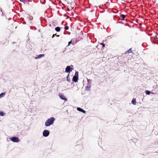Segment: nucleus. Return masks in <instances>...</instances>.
<instances>
[{
  "mask_svg": "<svg viewBox=\"0 0 158 158\" xmlns=\"http://www.w3.org/2000/svg\"><path fill=\"white\" fill-rule=\"evenodd\" d=\"M11 140L14 142H18L19 141V139L18 137H13L11 138Z\"/></svg>",
  "mask_w": 158,
  "mask_h": 158,
  "instance_id": "nucleus-3",
  "label": "nucleus"
},
{
  "mask_svg": "<svg viewBox=\"0 0 158 158\" xmlns=\"http://www.w3.org/2000/svg\"><path fill=\"white\" fill-rule=\"evenodd\" d=\"M100 44H101V45H102V46L103 48L105 47V44H103V43H100Z\"/></svg>",
  "mask_w": 158,
  "mask_h": 158,
  "instance_id": "nucleus-18",
  "label": "nucleus"
},
{
  "mask_svg": "<svg viewBox=\"0 0 158 158\" xmlns=\"http://www.w3.org/2000/svg\"><path fill=\"white\" fill-rule=\"evenodd\" d=\"M55 35H56V34H53V35H52V38H54V37H55Z\"/></svg>",
  "mask_w": 158,
  "mask_h": 158,
  "instance_id": "nucleus-21",
  "label": "nucleus"
},
{
  "mask_svg": "<svg viewBox=\"0 0 158 158\" xmlns=\"http://www.w3.org/2000/svg\"><path fill=\"white\" fill-rule=\"evenodd\" d=\"M56 36H57V37H59V36H60V35H56Z\"/></svg>",
  "mask_w": 158,
  "mask_h": 158,
  "instance_id": "nucleus-25",
  "label": "nucleus"
},
{
  "mask_svg": "<svg viewBox=\"0 0 158 158\" xmlns=\"http://www.w3.org/2000/svg\"><path fill=\"white\" fill-rule=\"evenodd\" d=\"M120 16L122 18V19H121V20H124V18H125V15L122 14V15H121Z\"/></svg>",
  "mask_w": 158,
  "mask_h": 158,
  "instance_id": "nucleus-11",
  "label": "nucleus"
},
{
  "mask_svg": "<svg viewBox=\"0 0 158 158\" xmlns=\"http://www.w3.org/2000/svg\"><path fill=\"white\" fill-rule=\"evenodd\" d=\"M77 110L78 111L84 113H86V111L85 110L79 107H78L77 108Z\"/></svg>",
  "mask_w": 158,
  "mask_h": 158,
  "instance_id": "nucleus-7",
  "label": "nucleus"
},
{
  "mask_svg": "<svg viewBox=\"0 0 158 158\" xmlns=\"http://www.w3.org/2000/svg\"><path fill=\"white\" fill-rule=\"evenodd\" d=\"M20 1L24 3L25 2H26V0H20Z\"/></svg>",
  "mask_w": 158,
  "mask_h": 158,
  "instance_id": "nucleus-20",
  "label": "nucleus"
},
{
  "mask_svg": "<svg viewBox=\"0 0 158 158\" xmlns=\"http://www.w3.org/2000/svg\"><path fill=\"white\" fill-rule=\"evenodd\" d=\"M78 72H76L75 73V74L76 75L77 74V75H78Z\"/></svg>",
  "mask_w": 158,
  "mask_h": 158,
  "instance_id": "nucleus-24",
  "label": "nucleus"
},
{
  "mask_svg": "<svg viewBox=\"0 0 158 158\" xmlns=\"http://www.w3.org/2000/svg\"><path fill=\"white\" fill-rule=\"evenodd\" d=\"M5 113H4L3 112H0V114L2 116H3L5 115Z\"/></svg>",
  "mask_w": 158,
  "mask_h": 158,
  "instance_id": "nucleus-14",
  "label": "nucleus"
},
{
  "mask_svg": "<svg viewBox=\"0 0 158 158\" xmlns=\"http://www.w3.org/2000/svg\"><path fill=\"white\" fill-rule=\"evenodd\" d=\"M64 29L65 30H67L69 29V27L68 26H65L64 27Z\"/></svg>",
  "mask_w": 158,
  "mask_h": 158,
  "instance_id": "nucleus-17",
  "label": "nucleus"
},
{
  "mask_svg": "<svg viewBox=\"0 0 158 158\" xmlns=\"http://www.w3.org/2000/svg\"><path fill=\"white\" fill-rule=\"evenodd\" d=\"M85 89H86V90H89V87H88V86H85Z\"/></svg>",
  "mask_w": 158,
  "mask_h": 158,
  "instance_id": "nucleus-19",
  "label": "nucleus"
},
{
  "mask_svg": "<svg viewBox=\"0 0 158 158\" xmlns=\"http://www.w3.org/2000/svg\"><path fill=\"white\" fill-rule=\"evenodd\" d=\"M55 30L57 32H59L60 31V29L59 27H58L55 28Z\"/></svg>",
  "mask_w": 158,
  "mask_h": 158,
  "instance_id": "nucleus-8",
  "label": "nucleus"
},
{
  "mask_svg": "<svg viewBox=\"0 0 158 158\" xmlns=\"http://www.w3.org/2000/svg\"><path fill=\"white\" fill-rule=\"evenodd\" d=\"M72 43V41H71L69 42L68 45H69L70 44Z\"/></svg>",
  "mask_w": 158,
  "mask_h": 158,
  "instance_id": "nucleus-22",
  "label": "nucleus"
},
{
  "mask_svg": "<svg viewBox=\"0 0 158 158\" xmlns=\"http://www.w3.org/2000/svg\"><path fill=\"white\" fill-rule=\"evenodd\" d=\"M59 96L60 98L64 100L65 101H67V99L66 98L64 95L62 94H59Z\"/></svg>",
  "mask_w": 158,
  "mask_h": 158,
  "instance_id": "nucleus-4",
  "label": "nucleus"
},
{
  "mask_svg": "<svg viewBox=\"0 0 158 158\" xmlns=\"http://www.w3.org/2000/svg\"><path fill=\"white\" fill-rule=\"evenodd\" d=\"M49 134V131L47 130H45L43 133V135L44 137L48 136Z\"/></svg>",
  "mask_w": 158,
  "mask_h": 158,
  "instance_id": "nucleus-2",
  "label": "nucleus"
},
{
  "mask_svg": "<svg viewBox=\"0 0 158 158\" xmlns=\"http://www.w3.org/2000/svg\"><path fill=\"white\" fill-rule=\"evenodd\" d=\"M132 103L134 105H135L136 104V102L135 100V99L134 100H133L132 101Z\"/></svg>",
  "mask_w": 158,
  "mask_h": 158,
  "instance_id": "nucleus-12",
  "label": "nucleus"
},
{
  "mask_svg": "<svg viewBox=\"0 0 158 158\" xmlns=\"http://www.w3.org/2000/svg\"><path fill=\"white\" fill-rule=\"evenodd\" d=\"M44 56V54H40L37 57H35V59L40 58Z\"/></svg>",
  "mask_w": 158,
  "mask_h": 158,
  "instance_id": "nucleus-9",
  "label": "nucleus"
},
{
  "mask_svg": "<svg viewBox=\"0 0 158 158\" xmlns=\"http://www.w3.org/2000/svg\"><path fill=\"white\" fill-rule=\"evenodd\" d=\"M69 74L68 75V76L67 77V79L68 81L69 82H70V80L69 78Z\"/></svg>",
  "mask_w": 158,
  "mask_h": 158,
  "instance_id": "nucleus-16",
  "label": "nucleus"
},
{
  "mask_svg": "<svg viewBox=\"0 0 158 158\" xmlns=\"http://www.w3.org/2000/svg\"><path fill=\"white\" fill-rule=\"evenodd\" d=\"M78 79V76H74L73 78L72 81L76 82L77 81Z\"/></svg>",
  "mask_w": 158,
  "mask_h": 158,
  "instance_id": "nucleus-6",
  "label": "nucleus"
},
{
  "mask_svg": "<svg viewBox=\"0 0 158 158\" xmlns=\"http://www.w3.org/2000/svg\"><path fill=\"white\" fill-rule=\"evenodd\" d=\"M132 52H131V48H130L128 50H127V51L125 53L126 54H127V53H129Z\"/></svg>",
  "mask_w": 158,
  "mask_h": 158,
  "instance_id": "nucleus-10",
  "label": "nucleus"
},
{
  "mask_svg": "<svg viewBox=\"0 0 158 158\" xmlns=\"http://www.w3.org/2000/svg\"><path fill=\"white\" fill-rule=\"evenodd\" d=\"M146 93L147 94L149 95L150 93V92L148 90H146Z\"/></svg>",
  "mask_w": 158,
  "mask_h": 158,
  "instance_id": "nucleus-15",
  "label": "nucleus"
},
{
  "mask_svg": "<svg viewBox=\"0 0 158 158\" xmlns=\"http://www.w3.org/2000/svg\"><path fill=\"white\" fill-rule=\"evenodd\" d=\"M29 19L31 20H32V19H33V17H31H31H29Z\"/></svg>",
  "mask_w": 158,
  "mask_h": 158,
  "instance_id": "nucleus-23",
  "label": "nucleus"
},
{
  "mask_svg": "<svg viewBox=\"0 0 158 158\" xmlns=\"http://www.w3.org/2000/svg\"><path fill=\"white\" fill-rule=\"evenodd\" d=\"M5 93H3L0 94V98H1L2 97H3L4 96V95H5Z\"/></svg>",
  "mask_w": 158,
  "mask_h": 158,
  "instance_id": "nucleus-13",
  "label": "nucleus"
},
{
  "mask_svg": "<svg viewBox=\"0 0 158 158\" xmlns=\"http://www.w3.org/2000/svg\"><path fill=\"white\" fill-rule=\"evenodd\" d=\"M72 70V69H71L70 66H68L65 69V72L66 73H69Z\"/></svg>",
  "mask_w": 158,
  "mask_h": 158,
  "instance_id": "nucleus-5",
  "label": "nucleus"
},
{
  "mask_svg": "<svg viewBox=\"0 0 158 158\" xmlns=\"http://www.w3.org/2000/svg\"><path fill=\"white\" fill-rule=\"evenodd\" d=\"M55 120V119L54 117H52L50 118L45 122V125L47 127L50 126L53 123Z\"/></svg>",
  "mask_w": 158,
  "mask_h": 158,
  "instance_id": "nucleus-1",
  "label": "nucleus"
}]
</instances>
